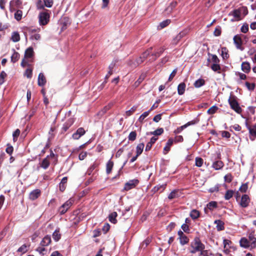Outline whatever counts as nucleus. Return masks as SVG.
<instances>
[{
    "label": "nucleus",
    "instance_id": "0e129e2a",
    "mask_svg": "<svg viewBox=\"0 0 256 256\" xmlns=\"http://www.w3.org/2000/svg\"><path fill=\"white\" fill-rule=\"evenodd\" d=\"M44 5L46 7L50 8L53 4L52 0H44Z\"/></svg>",
    "mask_w": 256,
    "mask_h": 256
},
{
    "label": "nucleus",
    "instance_id": "6e6552de",
    "mask_svg": "<svg viewBox=\"0 0 256 256\" xmlns=\"http://www.w3.org/2000/svg\"><path fill=\"white\" fill-rule=\"evenodd\" d=\"M139 181L137 179H133L126 182L124 187V190L128 191L134 188L138 184Z\"/></svg>",
    "mask_w": 256,
    "mask_h": 256
},
{
    "label": "nucleus",
    "instance_id": "f03ea898",
    "mask_svg": "<svg viewBox=\"0 0 256 256\" xmlns=\"http://www.w3.org/2000/svg\"><path fill=\"white\" fill-rule=\"evenodd\" d=\"M50 18V11L48 10L40 12L38 14V22L40 26L47 24Z\"/></svg>",
    "mask_w": 256,
    "mask_h": 256
},
{
    "label": "nucleus",
    "instance_id": "13d9d810",
    "mask_svg": "<svg viewBox=\"0 0 256 256\" xmlns=\"http://www.w3.org/2000/svg\"><path fill=\"white\" fill-rule=\"evenodd\" d=\"M22 2L21 0H12L10 2V4L16 6L18 7L20 5H21Z\"/></svg>",
    "mask_w": 256,
    "mask_h": 256
},
{
    "label": "nucleus",
    "instance_id": "7ed1b4c3",
    "mask_svg": "<svg viewBox=\"0 0 256 256\" xmlns=\"http://www.w3.org/2000/svg\"><path fill=\"white\" fill-rule=\"evenodd\" d=\"M228 102L232 109L238 114H240L242 112V110L236 100V96H230L228 98Z\"/></svg>",
    "mask_w": 256,
    "mask_h": 256
},
{
    "label": "nucleus",
    "instance_id": "7c9ffc66",
    "mask_svg": "<svg viewBox=\"0 0 256 256\" xmlns=\"http://www.w3.org/2000/svg\"><path fill=\"white\" fill-rule=\"evenodd\" d=\"M144 144L143 142L138 144L136 147V153L137 156H139L142 152Z\"/></svg>",
    "mask_w": 256,
    "mask_h": 256
},
{
    "label": "nucleus",
    "instance_id": "680f3d73",
    "mask_svg": "<svg viewBox=\"0 0 256 256\" xmlns=\"http://www.w3.org/2000/svg\"><path fill=\"white\" fill-rule=\"evenodd\" d=\"M150 239L146 238L141 244V247L144 248H146L150 244Z\"/></svg>",
    "mask_w": 256,
    "mask_h": 256
},
{
    "label": "nucleus",
    "instance_id": "e2e57ef3",
    "mask_svg": "<svg viewBox=\"0 0 256 256\" xmlns=\"http://www.w3.org/2000/svg\"><path fill=\"white\" fill-rule=\"evenodd\" d=\"M246 86L248 89L250 90H252L255 88V84L254 83L250 84L248 82H246Z\"/></svg>",
    "mask_w": 256,
    "mask_h": 256
},
{
    "label": "nucleus",
    "instance_id": "052dcab7",
    "mask_svg": "<svg viewBox=\"0 0 256 256\" xmlns=\"http://www.w3.org/2000/svg\"><path fill=\"white\" fill-rule=\"evenodd\" d=\"M20 134V130L19 129H16L12 134L13 139L14 141H16L18 138Z\"/></svg>",
    "mask_w": 256,
    "mask_h": 256
},
{
    "label": "nucleus",
    "instance_id": "4c0bfd02",
    "mask_svg": "<svg viewBox=\"0 0 256 256\" xmlns=\"http://www.w3.org/2000/svg\"><path fill=\"white\" fill-rule=\"evenodd\" d=\"M217 207V202L214 201H212L208 202L206 205V208L210 210H214V208Z\"/></svg>",
    "mask_w": 256,
    "mask_h": 256
},
{
    "label": "nucleus",
    "instance_id": "2eb2a0df",
    "mask_svg": "<svg viewBox=\"0 0 256 256\" xmlns=\"http://www.w3.org/2000/svg\"><path fill=\"white\" fill-rule=\"evenodd\" d=\"M180 243L184 245L187 244L188 242V238L184 234L182 230L178 232Z\"/></svg>",
    "mask_w": 256,
    "mask_h": 256
},
{
    "label": "nucleus",
    "instance_id": "9d476101",
    "mask_svg": "<svg viewBox=\"0 0 256 256\" xmlns=\"http://www.w3.org/2000/svg\"><path fill=\"white\" fill-rule=\"evenodd\" d=\"M98 164L94 162L87 170L86 174L90 176V175H96L98 174Z\"/></svg>",
    "mask_w": 256,
    "mask_h": 256
},
{
    "label": "nucleus",
    "instance_id": "864d4df0",
    "mask_svg": "<svg viewBox=\"0 0 256 256\" xmlns=\"http://www.w3.org/2000/svg\"><path fill=\"white\" fill-rule=\"evenodd\" d=\"M209 55L212 57L211 62L212 64H219L220 60L216 54H209Z\"/></svg>",
    "mask_w": 256,
    "mask_h": 256
},
{
    "label": "nucleus",
    "instance_id": "2f4dec72",
    "mask_svg": "<svg viewBox=\"0 0 256 256\" xmlns=\"http://www.w3.org/2000/svg\"><path fill=\"white\" fill-rule=\"evenodd\" d=\"M117 216L118 214L116 212H112L108 216L109 220L113 224H116L117 222L116 219Z\"/></svg>",
    "mask_w": 256,
    "mask_h": 256
},
{
    "label": "nucleus",
    "instance_id": "ea45409f",
    "mask_svg": "<svg viewBox=\"0 0 256 256\" xmlns=\"http://www.w3.org/2000/svg\"><path fill=\"white\" fill-rule=\"evenodd\" d=\"M164 132V129L162 128H158L154 132H151L147 133V134H153L155 136H160Z\"/></svg>",
    "mask_w": 256,
    "mask_h": 256
},
{
    "label": "nucleus",
    "instance_id": "72a5a7b5",
    "mask_svg": "<svg viewBox=\"0 0 256 256\" xmlns=\"http://www.w3.org/2000/svg\"><path fill=\"white\" fill-rule=\"evenodd\" d=\"M179 196L178 190H174L172 191L168 196V198L170 200H172L178 198Z\"/></svg>",
    "mask_w": 256,
    "mask_h": 256
},
{
    "label": "nucleus",
    "instance_id": "f257e3e1",
    "mask_svg": "<svg viewBox=\"0 0 256 256\" xmlns=\"http://www.w3.org/2000/svg\"><path fill=\"white\" fill-rule=\"evenodd\" d=\"M57 160V156L51 152L50 154L44 158L40 163V166L44 169L47 168L50 163L56 164Z\"/></svg>",
    "mask_w": 256,
    "mask_h": 256
},
{
    "label": "nucleus",
    "instance_id": "20e7f679",
    "mask_svg": "<svg viewBox=\"0 0 256 256\" xmlns=\"http://www.w3.org/2000/svg\"><path fill=\"white\" fill-rule=\"evenodd\" d=\"M242 11L244 12V15L248 14V10L246 8L243 7L241 8H238L237 10H234L231 12L229 15L232 16L234 17V18L232 19V21H238L242 19L241 18V14Z\"/></svg>",
    "mask_w": 256,
    "mask_h": 256
},
{
    "label": "nucleus",
    "instance_id": "4be33fe9",
    "mask_svg": "<svg viewBox=\"0 0 256 256\" xmlns=\"http://www.w3.org/2000/svg\"><path fill=\"white\" fill-rule=\"evenodd\" d=\"M46 83V79L42 73H40L38 76V84L39 86H43Z\"/></svg>",
    "mask_w": 256,
    "mask_h": 256
},
{
    "label": "nucleus",
    "instance_id": "393cba45",
    "mask_svg": "<svg viewBox=\"0 0 256 256\" xmlns=\"http://www.w3.org/2000/svg\"><path fill=\"white\" fill-rule=\"evenodd\" d=\"M166 183H164L162 184H159L155 186L153 188V191L154 192H157L160 191V192H162L166 188Z\"/></svg>",
    "mask_w": 256,
    "mask_h": 256
},
{
    "label": "nucleus",
    "instance_id": "f704fd0d",
    "mask_svg": "<svg viewBox=\"0 0 256 256\" xmlns=\"http://www.w3.org/2000/svg\"><path fill=\"white\" fill-rule=\"evenodd\" d=\"M11 40L14 42H18L20 40V36L18 32H14L12 33Z\"/></svg>",
    "mask_w": 256,
    "mask_h": 256
},
{
    "label": "nucleus",
    "instance_id": "4d7b16f0",
    "mask_svg": "<svg viewBox=\"0 0 256 256\" xmlns=\"http://www.w3.org/2000/svg\"><path fill=\"white\" fill-rule=\"evenodd\" d=\"M248 30V24L247 23H244L240 28V31L242 33H246Z\"/></svg>",
    "mask_w": 256,
    "mask_h": 256
},
{
    "label": "nucleus",
    "instance_id": "3c124183",
    "mask_svg": "<svg viewBox=\"0 0 256 256\" xmlns=\"http://www.w3.org/2000/svg\"><path fill=\"white\" fill-rule=\"evenodd\" d=\"M218 110V108L216 106H214L208 110L207 113L208 114H214Z\"/></svg>",
    "mask_w": 256,
    "mask_h": 256
},
{
    "label": "nucleus",
    "instance_id": "39448f33",
    "mask_svg": "<svg viewBox=\"0 0 256 256\" xmlns=\"http://www.w3.org/2000/svg\"><path fill=\"white\" fill-rule=\"evenodd\" d=\"M192 249L190 250L192 254H194L196 252H201L204 249V246L198 239H196L191 244Z\"/></svg>",
    "mask_w": 256,
    "mask_h": 256
},
{
    "label": "nucleus",
    "instance_id": "a878e982",
    "mask_svg": "<svg viewBox=\"0 0 256 256\" xmlns=\"http://www.w3.org/2000/svg\"><path fill=\"white\" fill-rule=\"evenodd\" d=\"M186 85L184 82L180 83L178 86V92L179 95H182L185 92Z\"/></svg>",
    "mask_w": 256,
    "mask_h": 256
},
{
    "label": "nucleus",
    "instance_id": "1a4fd4ad",
    "mask_svg": "<svg viewBox=\"0 0 256 256\" xmlns=\"http://www.w3.org/2000/svg\"><path fill=\"white\" fill-rule=\"evenodd\" d=\"M74 200L70 198L59 209L60 212L61 214H65L69 208L72 206Z\"/></svg>",
    "mask_w": 256,
    "mask_h": 256
},
{
    "label": "nucleus",
    "instance_id": "5701e85b",
    "mask_svg": "<svg viewBox=\"0 0 256 256\" xmlns=\"http://www.w3.org/2000/svg\"><path fill=\"white\" fill-rule=\"evenodd\" d=\"M50 242H51L50 236H46L43 238L42 240L40 242V245L42 246H48V244H50Z\"/></svg>",
    "mask_w": 256,
    "mask_h": 256
},
{
    "label": "nucleus",
    "instance_id": "a18cd8bd",
    "mask_svg": "<svg viewBox=\"0 0 256 256\" xmlns=\"http://www.w3.org/2000/svg\"><path fill=\"white\" fill-rule=\"evenodd\" d=\"M177 4V2H172L170 6H168V8L166 9V10L168 11L169 12H170L176 6Z\"/></svg>",
    "mask_w": 256,
    "mask_h": 256
},
{
    "label": "nucleus",
    "instance_id": "cd10ccee",
    "mask_svg": "<svg viewBox=\"0 0 256 256\" xmlns=\"http://www.w3.org/2000/svg\"><path fill=\"white\" fill-rule=\"evenodd\" d=\"M224 166V163L222 161L217 160L213 162L212 167L216 170H218L221 169Z\"/></svg>",
    "mask_w": 256,
    "mask_h": 256
},
{
    "label": "nucleus",
    "instance_id": "473e14b6",
    "mask_svg": "<svg viewBox=\"0 0 256 256\" xmlns=\"http://www.w3.org/2000/svg\"><path fill=\"white\" fill-rule=\"evenodd\" d=\"M165 49L166 48L164 47H161L159 48L156 52L152 54V56L155 57L154 60H156L162 54L164 51Z\"/></svg>",
    "mask_w": 256,
    "mask_h": 256
},
{
    "label": "nucleus",
    "instance_id": "09e8293b",
    "mask_svg": "<svg viewBox=\"0 0 256 256\" xmlns=\"http://www.w3.org/2000/svg\"><path fill=\"white\" fill-rule=\"evenodd\" d=\"M222 56L223 58H227L228 57V50L226 48L223 47L222 48Z\"/></svg>",
    "mask_w": 256,
    "mask_h": 256
},
{
    "label": "nucleus",
    "instance_id": "c9c22d12",
    "mask_svg": "<svg viewBox=\"0 0 256 256\" xmlns=\"http://www.w3.org/2000/svg\"><path fill=\"white\" fill-rule=\"evenodd\" d=\"M205 84V81L202 78H200L196 80L194 83V86L195 88H198L204 86Z\"/></svg>",
    "mask_w": 256,
    "mask_h": 256
},
{
    "label": "nucleus",
    "instance_id": "bb28decb",
    "mask_svg": "<svg viewBox=\"0 0 256 256\" xmlns=\"http://www.w3.org/2000/svg\"><path fill=\"white\" fill-rule=\"evenodd\" d=\"M248 242H250L251 246V249L254 248L256 247V238L253 234H250L248 236Z\"/></svg>",
    "mask_w": 256,
    "mask_h": 256
},
{
    "label": "nucleus",
    "instance_id": "9b49d317",
    "mask_svg": "<svg viewBox=\"0 0 256 256\" xmlns=\"http://www.w3.org/2000/svg\"><path fill=\"white\" fill-rule=\"evenodd\" d=\"M186 31H182L180 32L174 38H173L172 44L174 45L177 44L178 42L186 35Z\"/></svg>",
    "mask_w": 256,
    "mask_h": 256
},
{
    "label": "nucleus",
    "instance_id": "58836bf2",
    "mask_svg": "<svg viewBox=\"0 0 256 256\" xmlns=\"http://www.w3.org/2000/svg\"><path fill=\"white\" fill-rule=\"evenodd\" d=\"M52 238L54 240L58 242L61 238L59 230H56L52 234Z\"/></svg>",
    "mask_w": 256,
    "mask_h": 256
},
{
    "label": "nucleus",
    "instance_id": "412c9836",
    "mask_svg": "<svg viewBox=\"0 0 256 256\" xmlns=\"http://www.w3.org/2000/svg\"><path fill=\"white\" fill-rule=\"evenodd\" d=\"M242 70L245 73H248L250 70V64L248 62H242Z\"/></svg>",
    "mask_w": 256,
    "mask_h": 256
},
{
    "label": "nucleus",
    "instance_id": "b1692460",
    "mask_svg": "<svg viewBox=\"0 0 256 256\" xmlns=\"http://www.w3.org/2000/svg\"><path fill=\"white\" fill-rule=\"evenodd\" d=\"M158 140V138L153 136L150 138V141L148 142V144L146 145L145 150L146 151H149L152 146V145L155 143V142Z\"/></svg>",
    "mask_w": 256,
    "mask_h": 256
},
{
    "label": "nucleus",
    "instance_id": "a211bd4d",
    "mask_svg": "<svg viewBox=\"0 0 256 256\" xmlns=\"http://www.w3.org/2000/svg\"><path fill=\"white\" fill-rule=\"evenodd\" d=\"M174 140L172 138H170L166 144V146L164 148V154H166L170 149L171 146L173 144Z\"/></svg>",
    "mask_w": 256,
    "mask_h": 256
},
{
    "label": "nucleus",
    "instance_id": "dca6fc26",
    "mask_svg": "<svg viewBox=\"0 0 256 256\" xmlns=\"http://www.w3.org/2000/svg\"><path fill=\"white\" fill-rule=\"evenodd\" d=\"M40 190L38 189H36L32 190L29 195V198L32 200H34L38 198L40 195Z\"/></svg>",
    "mask_w": 256,
    "mask_h": 256
},
{
    "label": "nucleus",
    "instance_id": "423d86ee",
    "mask_svg": "<svg viewBox=\"0 0 256 256\" xmlns=\"http://www.w3.org/2000/svg\"><path fill=\"white\" fill-rule=\"evenodd\" d=\"M242 36L244 37V38H246V36H244L242 34H236L234 36L233 38L234 43L236 47V48L237 49L240 50H244V48L242 46Z\"/></svg>",
    "mask_w": 256,
    "mask_h": 256
},
{
    "label": "nucleus",
    "instance_id": "0eeeda50",
    "mask_svg": "<svg viewBox=\"0 0 256 256\" xmlns=\"http://www.w3.org/2000/svg\"><path fill=\"white\" fill-rule=\"evenodd\" d=\"M246 126L248 130L250 139L252 140H254V138H256V123L252 126H250L246 122Z\"/></svg>",
    "mask_w": 256,
    "mask_h": 256
},
{
    "label": "nucleus",
    "instance_id": "c756f323",
    "mask_svg": "<svg viewBox=\"0 0 256 256\" xmlns=\"http://www.w3.org/2000/svg\"><path fill=\"white\" fill-rule=\"evenodd\" d=\"M190 216L192 220H195L200 217V213L199 211L194 209L190 212Z\"/></svg>",
    "mask_w": 256,
    "mask_h": 256
},
{
    "label": "nucleus",
    "instance_id": "f8f14e48",
    "mask_svg": "<svg viewBox=\"0 0 256 256\" xmlns=\"http://www.w3.org/2000/svg\"><path fill=\"white\" fill-rule=\"evenodd\" d=\"M86 133V130L83 128H78L76 131L72 135V138L74 140H78L82 136Z\"/></svg>",
    "mask_w": 256,
    "mask_h": 256
},
{
    "label": "nucleus",
    "instance_id": "c03bdc74",
    "mask_svg": "<svg viewBox=\"0 0 256 256\" xmlns=\"http://www.w3.org/2000/svg\"><path fill=\"white\" fill-rule=\"evenodd\" d=\"M170 20H164L162 22H161L160 24L158 27H160V28H163L166 27V26H168L170 24Z\"/></svg>",
    "mask_w": 256,
    "mask_h": 256
},
{
    "label": "nucleus",
    "instance_id": "f3484780",
    "mask_svg": "<svg viewBox=\"0 0 256 256\" xmlns=\"http://www.w3.org/2000/svg\"><path fill=\"white\" fill-rule=\"evenodd\" d=\"M240 244L241 247L245 248H251V246L248 242V239L246 238H242L240 240Z\"/></svg>",
    "mask_w": 256,
    "mask_h": 256
},
{
    "label": "nucleus",
    "instance_id": "ddd939ff",
    "mask_svg": "<svg viewBox=\"0 0 256 256\" xmlns=\"http://www.w3.org/2000/svg\"><path fill=\"white\" fill-rule=\"evenodd\" d=\"M250 202V200L248 196L244 194L242 196L240 205L242 208H246L248 206Z\"/></svg>",
    "mask_w": 256,
    "mask_h": 256
},
{
    "label": "nucleus",
    "instance_id": "69168bd1",
    "mask_svg": "<svg viewBox=\"0 0 256 256\" xmlns=\"http://www.w3.org/2000/svg\"><path fill=\"white\" fill-rule=\"evenodd\" d=\"M221 34V28L220 27L218 26L216 28L214 32V34L216 36H220Z\"/></svg>",
    "mask_w": 256,
    "mask_h": 256
},
{
    "label": "nucleus",
    "instance_id": "79ce46f5",
    "mask_svg": "<svg viewBox=\"0 0 256 256\" xmlns=\"http://www.w3.org/2000/svg\"><path fill=\"white\" fill-rule=\"evenodd\" d=\"M136 136L137 134L136 131L131 132L128 136V140L132 142L135 140L136 138Z\"/></svg>",
    "mask_w": 256,
    "mask_h": 256
},
{
    "label": "nucleus",
    "instance_id": "bf43d9fd",
    "mask_svg": "<svg viewBox=\"0 0 256 256\" xmlns=\"http://www.w3.org/2000/svg\"><path fill=\"white\" fill-rule=\"evenodd\" d=\"M6 76V74L4 71H2L0 74V84H4Z\"/></svg>",
    "mask_w": 256,
    "mask_h": 256
},
{
    "label": "nucleus",
    "instance_id": "8fccbe9b",
    "mask_svg": "<svg viewBox=\"0 0 256 256\" xmlns=\"http://www.w3.org/2000/svg\"><path fill=\"white\" fill-rule=\"evenodd\" d=\"M234 194V192L231 190H228L224 196V198L226 200H230V198H232Z\"/></svg>",
    "mask_w": 256,
    "mask_h": 256
},
{
    "label": "nucleus",
    "instance_id": "c85d7f7f",
    "mask_svg": "<svg viewBox=\"0 0 256 256\" xmlns=\"http://www.w3.org/2000/svg\"><path fill=\"white\" fill-rule=\"evenodd\" d=\"M114 166V162L110 160H109L106 165V173L107 174H110L112 169Z\"/></svg>",
    "mask_w": 256,
    "mask_h": 256
},
{
    "label": "nucleus",
    "instance_id": "603ef678",
    "mask_svg": "<svg viewBox=\"0 0 256 256\" xmlns=\"http://www.w3.org/2000/svg\"><path fill=\"white\" fill-rule=\"evenodd\" d=\"M152 50V48L151 47L142 54L141 56L143 58V59L145 60L147 58V57L150 55V53L151 52Z\"/></svg>",
    "mask_w": 256,
    "mask_h": 256
},
{
    "label": "nucleus",
    "instance_id": "338daca9",
    "mask_svg": "<svg viewBox=\"0 0 256 256\" xmlns=\"http://www.w3.org/2000/svg\"><path fill=\"white\" fill-rule=\"evenodd\" d=\"M186 128V126H180L176 130H174V132L175 134H178L180 133L184 128Z\"/></svg>",
    "mask_w": 256,
    "mask_h": 256
},
{
    "label": "nucleus",
    "instance_id": "4468645a",
    "mask_svg": "<svg viewBox=\"0 0 256 256\" xmlns=\"http://www.w3.org/2000/svg\"><path fill=\"white\" fill-rule=\"evenodd\" d=\"M74 122L73 118H70L63 124L62 130L64 132H66Z\"/></svg>",
    "mask_w": 256,
    "mask_h": 256
},
{
    "label": "nucleus",
    "instance_id": "37998d69",
    "mask_svg": "<svg viewBox=\"0 0 256 256\" xmlns=\"http://www.w3.org/2000/svg\"><path fill=\"white\" fill-rule=\"evenodd\" d=\"M22 12L21 10H18L15 13H14V18L17 20H20L22 18Z\"/></svg>",
    "mask_w": 256,
    "mask_h": 256
},
{
    "label": "nucleus",
    "instance_id": "e433bc0d",
    "mask_svg": "<svg viewBox=\"0 0 256 256\" xmlns=\"http://www.w3.org/2000/svg\"><path fill=\"white\" fill-rule=\"evenodd\" d=\"M210 68L213 71L220 73L221 67L219 64H212L210 66Z\"/></svg>",
    "mask_w": 256,
    "mask_h": 256
},
{
    "label": "nucleus",
    "instance_id": "774afa93",
    "mask_svg": "<svg viewBox=\"0 0 256 256\" xmlns=\"http://www.w3.org/2000/svg\"><path fill=\"white\" fill-rule=\"evenodd\" d=\"M32 70L30 68L26 70L24 75L26 76L28 78H30L32 77Z\"/></svg>",
    "mask_w": 256,
    "mask_h": 256
},
{
    "label": "nucleus",
    "instance_id": "49530a36",
    "mask_svg": "<svg viewBox=\"0 0 256 256\" xmlns=\"http://www.w3.org/2000/svg\"><path fill=\"white\" fill-rule=\"evenodd\" d=\"M136 106H133L130 110L126 112V117L131 116L136 110Z\"/></svg>",
    "mask_w": 256,
    "mask_h": 256
},
{
    "label": "nucleus",
    "instance_id": "aec40b11",
    "mask_svg": "<svg viewBox=\"0 0 256 256\" xmlns=\"http://www.w3.org/2000/svg\"><path fill=\"white\" fill-rule=\"evenodd\" d=\"M214 223L216 224V228L217 230L221 231L224 229V222L220 220H214Z\"/></svg>",
    "mask_w": 256,
    "mask_h": 256
},
{
    "label": "nucleus",
    "instance_id": "de8ad7c7",
    "mask_svg": "<svg viewBox=\"0 0 256 256\" xmlns=\"http://www.w3.org/2000/svg\"><path fill=\"white\" fill-rule=\"evenodd\" d=\"M196 166L198 167H200L202 166L204 160L202 158L200 157H196L195 159Z\"/></svg>",
    "mask_w": 256,
    "mask_h": 256
},
{
    "label": "nucleus",
    "instance_id": "a19ab883",
    "mask_svg": "<svg viewBox=\"0 0 256 256\" xmlns=\"http://www.w3.org/2000/svg\"><path fill=\"white\" fill-rule=\"evenodd\" d=\"M20 57V54L18 52L14 51L11 56V61L12 62H16L18 60Z\"/></svg>",
    "mask_w": 256,
    "mask_h": 256
},
{
    "label": "nucleus",
    "instance_id": "5fc2aeb1",
    "mask_svg": "<svg viewBox=\"0 0 256 256\" xmlns=\"http://www.w3.org/2000/svg\"><path fill=\"white\" fill-rule=\"evenodd\" d=\"M150 112V110L144 112L138 118V120L140 122H142L144 119L147 117Z\"/></svg>",
    "mask_w": 256,
    "mask_h": 256
},
{
    "label": "nucleus",
    "instance_id": "6e6d98bb",
    "mask_svg": "<svg viewBox=\"0 0 256 256\" xmlns=\"http://www.w3.org/2000/svg\"><path fill=\"white\" fill-rule=\"evenodd\" d=\"M198 256H214V254L211 252H208L207 250H202Z\"/></svg>",
    "mask_w": 256,
    "mask_h": 256
},
{
    "label": "nucleus",
    "instance_id": "6ab92c4d",
    "mask_svg": "<svg viewBox=\"0 0 256 256\" xmlns=\"http://www.w3.org/2000/svg\"><path fill=\"white\" fill-rule=\"evenodd\" d=\"M34 52L32 47L28 48L24 52V58L28 59L31 58L33 57Z\"/></svg>",
    "mask_w": 256,
    "mask_h": 256
}]
</instances>
